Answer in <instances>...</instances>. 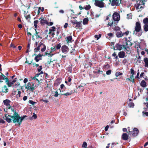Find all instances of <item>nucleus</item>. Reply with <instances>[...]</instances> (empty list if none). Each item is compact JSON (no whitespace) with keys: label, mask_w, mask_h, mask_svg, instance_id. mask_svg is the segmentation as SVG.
Wrapping results in <instances>:
<instances>
[{"label":"nucleus","mask_w":148,"mask_h":148,"mask_svg":"<svg viewBox=\"0 0 148 148\" xmlns=\"http://www.w3.org/2000/svg\"><path fill=\"white\" fill-rule=\"evenodd\" d=\"M8 108L9 110L10 114H13V115L10 116L8 114H5V119L6 121L8 123L12 121L14 123H17V124L20 125L21 124L23 119L26 117L27 116L25 115L21 117L18 113L16 112L14 108L10 107V108Z\"/></svg>","instance_id":"1"},{"label":"nucleus","mask_w":148,"mask_h":148,"mask_svg":"<svg viewBox=\"0 0 148 148\" xmlns=\"http://www.w3.org/2000/svg\"><path fill=\"white\" fill-rule=\"evenodd\" d=\"M142 34L141 24L139 22H137L136 23L133 34L136 36H140L142 35Z\"/></svg>","instance_id":"2"},{"label":"nucleus","mask_w":148,"mask_h":148,"mask_svg":"<svg viewBox=\"0 0 148 148\" xmlns=\"http://www.w3.org/2000/svg\"><path fill=\"white\" fill-rule=\"evenodd\" d=\"M112 17L114 21L112 20L111 22H109L108 23V25L109 26L115 25L120 20V16L117 12L114 13L113 14Z\"/></svg>","instance_id":"3"},{"label":"nucleus","mask_w":148,"mask_h":148,"mask_svg":"<svg viewBox=\"0 0 148 148\" xmlns=\"http://www.w3.org/2000/svg\"><path fill=\"white\" fill-rule=\"evenodd\" d=\"M132 45L131 42L129 41H128L125 42L123 46L119 44H116V46L114 47V49L115 50H121L123 49V47L124 49H125L126 50L127 48L129 47L130 46H131Z\"/></svg>","instance_id":"4"},{"label":"nucleus","mask_w":148,"mask_h":148,"mask_svg":"<svg viewBox=\"0 0 148 148\" xmlns=\"http://www.w3.org/2000/svg\"><path fill=\"white\" fill-rule=\"evenodd\" d=\"M104 0H95V5L99 8H103L106 7L105 4L103 2ZM111 0H109L110 1Z\"/></svg>","instance_id":"5"},{"label":"nucleus","mask_w":148,"mask_h":148,"mask_svg":"<svg viewBox=\"0 0 148 148\" xmlns=\"http://www.w3.org/2000/svg\"><path fill=\"white\" fill-rule=\"evenodd\" d=\"M35 86L33 82H28L25 87V89L31 92H33L35 89Z\"/></svg>","instance_id":"6"},{"label":"nucleus","mask_w":148,"mask_h":148,"mask_svg":"<svg viewBox=\"0 0 148 148\" xmlns=\"http://www.w3.org/2000/svg\"><path fill=\"white\" fill-rule=\"evenodd\" d=\"M40 47L41 48V52H44L46 50V46L42 43H41L36 48H35L34 49V51L35 53L38 52V51H39Z\"/></svg>","instance_id":"7"},{"label":"nucleus","mask_w":148,"mask_h":148,"mask_svg":"<svg viewBox=\"0 0 148 148\" xmlns=\"http://www.w3.org/2000/svg\"><path fill=\"white\" fill-rule=\"evenodd\" d=\"M110 1V4L111 3V5H118L121 3V0H112V1Z\"/></svg>","instance_id":"8"},{"label":"nucleus","mask_w":148,"mask_h":148,"mask_svg":"<svg viewBox=\"0 0 148 148\" xmlns=\"http://www.w3.org/2000/svg\"><path fill=\"white\" fill-rule=\"evenodd\" d=\"M61 50L63 53L66 54L69 51V49L67 46L64 45L62 47Z\"/></svg>","instance_id":"9"},{"label":"nucleus","mask_w":148,"mask_h":148,"mask_svg":"<svg viewBox=\"0 0 148 148\" xmlns=\"http://www.w3.org/2000/svg\"><path fill=\"white\" fill-rule=\"evenodd\" d=\"M4 104L5 105L7 108H10V104L11 101L8 99H6L3 101Z\"/></svg>","instance_id":"10"},{"label":"nucleus","mask_w":148,"mask_h":148,"mask_svg":"<svg viewBox=\"0 0 148 148\" xmlns=\"http://www.w3.org/2000/svg\"><path fill=\"white\" fill-rule=\"evenodd\" d=\"M71 22L73 24V25H76L75 26L76 27L79 28L81 27V22H78L77 21H72Z\"/></svg>","instance_id":"11"},{"label":"nucleus","mask_w":148,"mask_h":148,"mask_svg":"<svg viewBox=\"0 0 148 148\" xmlns=\"http://www.w3.org/2000/svg\"><path fill=\"white\" fill-rule=\"evenodd\" d=\"M139 131L136 128H134L133 131L131 132V133L134 136H136L138 135Z\"/></svg>","instance_id":"12"},{"label":"nucleus","mask_w":148,"mask_h":148,"mask_svg":"<svg viewBox=\"0 0 148 148\" xmlns=\"http://www.w3.org/2000/svg\"><path fill=\"white\" fill-rule=\"evenodd\" d=\"M40 19H41L40 23L41 24L43 25H44L45 24H49V22H48L47 20L44 19V18H41Z\"/></svg>","instance_id":"13"},{"label":"nucleus","mask_w":148,"mask_h":148,"mask_svg":"<svg viewBox=\"0 0 148 148\" xmlns=\"http://www.w3.org/2000/svg\"><path fill=\"white\" fill-rule=\"evenodd\" d=\"M118 56L120 58H123L125 57V53L123 51H120L118 53Z\"/></svg>","instance_id":"14"},{"label":"nucleus","mask_w":148,"mask_h":148,"mask_svg":"<svg viewBox=\"0 0 148 148\" xmlns=\"http://www.w3.org/2000/svg\"><path fill=\"white\" fill-rule=\"evenodd\" d=\"M43 72L42 71H41L40 73H39L36 74L35 76L34 77H31V79L32 80H35L36 79V77H38V76L40 75L41 74H43Z\"/></svg>","instance_id":"15"},{"label":"nucleus","mask_w":148,"mask_h":148,"mask_svg":"<svg viewBox=\"0 0 148 148\" xmlns=\"http://www.w3.org/2000/svg\"><path fill=\"white\" fill-rule=\"evenodd\" d=\"M128 136L127 134L125 133H123L122 135V138L124 140H127L128 139Z\"/></svg>","instance_id":"16"},{"label":"nucleus","mask_w":148,"mask_h":148,"mask_svg":"<svg viewBox=\"0 0 148 148\" xmlns=\"http://www.w3.org/2000/svg\"><path fill=\"white\" fill-rule=\"evenodd\" d=\"M66 41H67V43L71 42H72V36H69L66 37Z\"/></svg>","instance_id":"17"},{"label":"nucleus","mask_w":148,"mask_h":148,"mask_svg":"<svg viewBox=\"0 0 148 148\" xmlns=\"http://www.w3.org/2000/svg\"><path fill=\"white\" fill-rule=\"evenodd\" d=\"M144 61L145 62V67H148V58H144Z\"/></svg>","instance_id":"18"},{"label":"nucleus","mask_w":148,"mask_h":148,"mask_svg":"<svg viewBox=\"0 0 148 148\" xmlns=\"http://www.w3.org/2000/svg\"><path fill=\"white\" fill-rule=\"evenodd\" d=\"M8 89L6 86H4L2 88V92H8Z\"/></svg>","instance_id":"19"},{"label":"nucleus","mask_w":148,"mask_h":148,"mask_svg":"<svg viewBox=\"0 0 148 148\" xmlns=\"http://www.w3.org/2000/svg\"><path fill=\"white\" fill-rule=\"evenodd\" d=\"M116 36L118 37H121L123 36V34L121 31L117 32L116 33Z\"/></svg>","instance_id":"20"},{"label":"nucleus","mask_w":148,"mask_h":148,"mask_svg":"<svg viewBox=\"0 0 148 148\" xmlns=\"http://www.w3.org/2000/svg\"><path fill=\"white\" fill-rule=\"evenodd\" d=\"M6 78V77L3 74H1V75H0V82H1L2 80H4Z\"/></svg>","instance_id":"21"},{"label":"nucleus","mask_w":148,"mask_h":148,"mask_svg":"<svg viewBox=\"0 0 148 148\" xmlns=\"http://www.w3.org/2000/svg\"><path fill=\"white\" fill-rule=\"evenodd\" d=\"M88 18H84L83 21V24L85 25L87 24L88 23Z\"/></svg>","instance_id":"22"},{"label":"nucleus","mask_w":148,"mask_h":148,"mask_svg":"<svg viewBox=\"0 0 148 148\" xmlns=\"http://www.w3.org/2000/svg\"><path fill=\"white\" fill-rule=\"evenodd\" d=\"M140 86L143 87H145L146 86V83L145 82L144 80H142L140 83Z\"/></svg>","instance_id":"23"},{"label":"nucleus","mask_w":148,"mask_h":148,"mask_svg":"<svg viewBox=\"0 0 148 148\" xmlns=\"http://www.w3.org/2000/svg\"><path fill=\"white\" fill-rule=\"evenodd\" d=\"M56 30V28L54 27L53 26L51 28L49 29V31L50 33H51L52 32H54Z\"/></svg>","instance_id":"24"},{"label":"nucleus","mask_w":148,"mask_h":148,"mask_svg":"<svg viewBox=\"0 0 148 148\" xmlns=\"http://www.w3.org/2000/svg\"><path fill=\"white\" fill-rule=\"evenodd\" d=\"M143 28L145 32L148 31V25L147 24H145L143 26Z\"/></svg>","instance_id":"25"},{"label":"nucleus","mask_w":148,"mask_h":148,"mask_svg":"<svg viewBox=\"0 0 148 148\" xmlns=\"http://www.w3.org/2000/svg\"><path fill=\"white\" fill-rule=\"evenodd\" d=\"M38 22V20H35L34 21V25L36 29L37 28V24Z\"/></svg>","instance_id":"26"},{"label":"nucleus","mask_w":148,"mask_h":148,"mask_svg":"<svg viewBox=\"0 0 148 148\" xmlns=\"http://www.w3.org/2000/svg\"><path fill=\"white\" fill-rule=\"evenodd\" d=\"M114 29L116 32H117L120 31V28L118 26H115Z\"/></svg>","instance_id":"27"},{"label":"nucleus","mask_w":148,"mask_h":148,"mask_svg":"<svg viewBox=\"0 0 148 148\" xmlns=\"http://www.w3.org/2000/svg\"><path fill=\"white\" fill-rule=\"evenodd\" d=\"M91 8V6L90 5H88L84 6V8L86 10H87L90 9Z\"/></svg>","instance_id":"28"},{"label":"nucleus","mask_w":148,"mask_h":148,"mask_svg":"<svg viewBox=\"0 0 148 148\" xmlns=\"http://www.w3.org/2000/svg\"><path fill=\"white\" fill-rule=\"evenodd\" d=\"M130 79H131V82H132L133 83H134V75H131L130 76Z\"/></svg>","instance_id":"29"},{"label":"nucleus","mask_w":148,"mask_h":148,"mask_svg":"<svg viewBox=\"0 0 148 148\" xmlns=\"http://www.w3.org/2000/svg\"><path fill=\"white\" fill-rule=\"evenodd\" d=\"M143 23L145 24H147V23H148V18L144 19L143 20Z\"/></svg>","instance_id":"30"},{"label":"nucleus","mask_w":148,"mask_h":148,"mask_svg":"<svg viewBox=\"0 0 148 148\" xmlns=\"http://www.w3.org/2000/svg\"><path fill=\"white\" fill-rule=\"evenodd\" d=\"M14 83L12 81H10L7 83V84L9 86H11L14 84Z\"/></svg>","instance_id":"31"},{"label":"nucleus","mask_w":148,"mask_h":148,"mask_svg":"<svg viewBox=\"0 0 148 148\" xmlns=\"http://www.w3.org/2000/svg\"><path fill=\"white\" fill-rule=\"evenodd\" d=\"M143 116H148V112H145L143 111L142 112Z\"/></svg>","instance_id":"32"},{"label":"nucleus","mask_w":148,"mask_h":148,"mask_svg":"<svg viewBox=\"0 0 148 148\" xmlns=\"http://www.w3.org/2000/svg\"><path fill=\"white\" fill-rule=\"evenodd\" d=\"M101 35L99 34L98 35H95V37L97 38V40H98L101 37Z\"/></svg>","instance_id":"33"},{"label":"nucleus","mask_w":148,"mask_h":148,"mask_svg":"<svg viewBox=\"0 0 148 148\" xmlns=\"http://www.w3.org/2000/svg\"><path fill=\"white\" fill-rule=\"evenodd\" d=\"M21 94V92L20 91H18V93L16 95V97L17 98H18L20 97Z\"/></svg>","instance_id":"34"},{"label":"nucleus","mask_w":148,"mask_h":148,"mask_svg":"<svg viewBox=\"0 0 148 148\" xmlns=\"http://www.w3.org/2000/svg\"><path fill=\"white\" fill-rule=\"evenodd\" d=\"M61 44L60 43L57 45H56L55 47H56V49H59L60 47H61Z\"/></svg>","instance_id":"35"},{"label":"nucleus","mask_w":148,"mask_h":148,"mask_svg":"<svg viewBox=\"0 0 148 148\" xmlns=\"http://www.w3.org/2000/svg\"><path fill=\"white\" fill-rule=\"evenodd\" d=\"M132 17V14H127V18L128 19H131Z\"/></svg>","instance_id":"36"},{"label":"nucleus","mask_w":148,"mask_h":148,"mask_svg":"<svg viewBox=\"0 0 148 148\" xmlns=\"http://www.w3.org/2000/svg\"><path fill=\"white\" fill-rule=\"evenodd\" d=\"M128 106L129 107H133L134 106V104L132 102H130L129 103Z\"/></svg>","instance_id":"37"},{"label":"nucleus","mask_w":148,"mask_h":148,"mask_svg":"<svg viewBox=\"0 0 148 148\" xmlns=\"http://www.w3.org/2000/svg\"><path fill=\"white\" fill-rule=\"evenodd\" d=\"M122 73L120 72H118L115 73V76L116 77H118V76H119L120 75H122Z\"/></svg>","instance_id":"38"},{"label":"nucleus","mask_w":148,"mask_h":148,"mask_svg":"<svg viewBox=\"0 0 148 148\" xmlns=\"http://www.w3.org/2000/svg\"><path fill=\"white\" fill-rule=\"evenodd\" d=\"M87 145L86 143L85 142H84L82 145V147L84 148H87L86 147H87Z\"/></svg>","instance_id":"39"},{"label":"nucleus","mask_w":148,"mask_h":148,"mask_svg":"<svg viewBox=\"0 0 148 148\" xmlns=\"http://www.w3.org/2000/svg\"><path fill=\"white\" fill-rule=\"evenodd\" d=\"M135 71L132 68L130 69L131 75H134L135 73Z\"/></svg>","instance_id":"40"},{"label":"nucleus","mask_w":148,"mask_h":148,"mask_svg":"<svg viewBox=\"0 0 148 148\" xmlns=\"http://www.w3.org/2000/svg\"><path fill=\"white\" fill-rule=\"evenodd\" d=\"M110 66L108 64H107L106 65H105L104 67L106 69H108L109 68H110Z\"/></svg>","instance_id":"41"},{"label":"nucleus","mask_w":148,"mask_h":148,"mask_svg":"<svg viewBox=\"0 0 148 148\" xmlns=\"http://www.w3.org/2000/svg\"><path fill=\"white\" fill-rule=\"evenodd\" d=\"M20 84L19 82H17L16 84L14 86V88H16L18 86H20Z\"/></svg>","instance_id":"42"},{"label":"nucleus","mask_w":148,"mask_h":148,"mask_svg":"<svg viewBox=\"0 0 148 148\" xmlns=\"http://www.w3.org/2000/svg\"><path fill=\"white\" fill-rule=\"evenodd\" d=\"M111 70H109L107 71L106 72V74L107 75H109L111 74Z\"/></svg>","instance_id":"43"},{"label":"nucleus","mask_w":148,"mask_h":148,"mask_svg":"<svg viewBox=\"0 0 148 148\" xmlns=\"http://www.w3.org/2000/svg\"><path fill=\"white\" fill-rule=\"evenodd\" d=\"M29 103L32 104V105H34V104L36 103L35 102H34L32 100H29Z\"/></svg>","instance_id":"44"},{"label":"nucleus","mask_w":148,"mask_h":148,"mask_svg":"<svg viewBox=\"0 0 148 148\" xmlns=\"http://www.w3.org/2000/svg\"><path fill=\"white\" fill-rule=\"evenodd\" d=\"M107 35L109 36L110 37H112L113 36V34L112 33H108L107 34Z\"/></svg>","instance_id":"45"},{"label":"nucleus","mask_w":148,"mask_h":148,"mask_svg":"<svg viewBox=\"0 0 148 148\" xmlns=\"http://www.w3.org/2000/svg\"><path fill=\"white\" fill-rule=\"evenodd\" d=\"M40 101H43L45 103H47L49 102V101L48 100H44L42 99H40Z\"/></svg>","instance_id":"46"},{"label":"nucleus","mask_w":148,"mask_h":148,"mask_svg":"<svg viewBox=\"0 0 148 148\" xmlns=\"http://www.w3.org/2000/svg\"><path fill=\"white\" fill-rule=\"evenodd\" d=\"M49 34H50L51 36L53 37H54V36L55 34V33L54 32H52L51 33H50V32H49Z\"/></svg>","instance_id":"47"},{"label":"nucleus","mask_w":148,"mask_h":148,"mask_svg":"<svg viewBox=\"0 0 148 148\" xmlns=\"http://www.w3.org/2000/svg\"><path fill=\"white\" fill-rule=\"evenodd\" d=\"M64 87V85L63 84H62L60 85L61 89H60V91H61V90L63 89Z\"/></svg>","instance_id":"48"},{"label":"nucleus","mask_w":148,"mask_h":148,"mask_svg":"<svg viewBox=\"0 0 148 148\" xmlns=\"http://www.w3.org/2000/svg\"><path fill=\"white\" fill-rule=\"evenodd\" d=\"M42 69V66H39V67L38 69V72H40Z\"/></svg>","instance_id":"49"},{"label":"nucleus","mask_w":148,"mask_h":148,"mask_svg":"<svg viewBox=\"0 0 148 148\" xmlns=\"http://www.w3.org/2000/svg\"><path fill=\"white\" fill-rule=\"evenodd\" d=\"M35 31H36L35 36H36L37 38L40 37L38 35V33L37 32L36 29H35Z\"/></svg>","instance_id":"50"},{"label":"nucleus","mask_w":148,"mask_h":148,"mask_svg":"<svg viewBox=\"0 0 148 148\" xmlns=\"http://www.w3.org/2000/svg\"><path fill=\"white\" fill-rule=\"evenodd\" d=\"M5 122V121L3 119H0V124L1 123L3 124Z\"/></svg>","instance_id":"51"},{"label":"nucleus","mask_w":148,"mask_h":148,"mask_svg":"<svg viewBox=\"0 0 148 148\" xmlns=\"http://www.w3.org/2000/svg\"><path fill=\"white\" fill-rule=\"evenodd\" d=\"M35 60L37 62H38L39 61V59H38V56H36L35 58Z\"/></svg>","instance_id":"52"},{"label":"nucleus","mask_w":148,"mask_h":148,"mask_svg":"<svg viewBox=\"0 0 148 148\" xmlns=\"http://www.w3.org/2000/svg\"><path fill=\"white\" fill-rule=\"evenodd\" d=\"M56 49V47H54L53 48H52L51 49V52L55 51Z\"/></svg>","instance_id":"53"},{"label":"nucleus","mask_w":148,"mask_h":148,"mask_svg":"<svg viewBox=\"0 0 148 148\" xmlns=\"http://www.w3.org/2000/svg\"><path fill=\"white\" fill-rule=\"evenodd\" d=\"M71 93H69V92H67V93H65L64 94H62V95H66V96H68L69 95H71Z\"/></svg>","instance_id":"54"},{"label":"nucleus","mask_w":148,"mask_h":148,"mask_svg":"<svg viewBox=\"0 0 148 148\" xmlns=\"http://www.w3.org/2000/svg\"><path fill=\"white\" fill-rule=\"evenodd\" d=\"M55 93L54 96L55 97H57L58 95V92L57 91L55 92Z\"/></svg>","instance_id":"55"},{"label":"nucleus","mask_w":148,"mask_h":148,"mask_svg":"<svg viewBox=\"0 0 148 148\" xmlns=\"http://www.w3.org/2000/svg\"><path fill=\"white\" fill-rule=\"evenodd\" d=\"M109 127V126L108 125H107L106 126L105 128V131H107L108 130V129Z\"/></svg>","instance_id":"56"},{"label":"nucleus","mask_w":148,"mask_h":148,"mask_svg":"<svg viewBox=\"0 0 148 148\" xmlns=\"http://www.w3.org/2000/svg\"><path fill=\"white\" fill-rule=\"evenodd\" d=\"M129 33V31L126 32L125 33H123V35H125L126 36H127L128 34Z\"/></svg>","instance_id":"57"},{"label":"nucleus","mask_w":148,"mask_h":148,"mask_svg":"<svg viewBox=\"0 0 148 148\" xmlns=\"http://www.w3.org/2000/svg\"><path fill=\"white\" fill-rule=\"evenodd\" d=\"M27 99V96H24L23 98V99L24 101H26Z\"/></svg>","instance_id":"58"},{"label":"nucleus","mask_w":148,"mask_h":148,"mask_svg":"<svg viewBox=\"0 0 148 148\" xmlns=\"http://www.w3.org/2000/svg\"><path fill=\"white\" fill-rule=\"evenodd\" d=\"M34 115H33L32 117L34 118V119H36L37 118V116L36 114H35L34 113L33 114Z\"/></svg>","instance_id":"59"},{"label":"nucleus","mask_w":148,"mask_h":148,"mask_svg":"<svg viewBox=\"0 0 148 148\" xmlns=\"http://www.w3.org/2000/svg\"><path fill=\"white\" fill-rule=\"evenodd\" d=\"M139 60V62L140 63V61L141 60V57L140 56H139L137 58Z\"/></svg>","instance_id":"60"},{"label":"nucleus","mask_w":148,"mask_h":148,"mask_svg":"<svg viewBox=\"0 0 148 148\" xmlns=\"http://www.w3.org/2000/svg\"><path fill=\"white\" fill-rule=\"evenodd\" d=\"M68 25V24L67 23H66L64 25V28H66L67 27Z\"/></svg>","instance_id":"61"},{"label":"nucleus","mask_w":148,"mask_h":148,"mask_svg":"<svg viewBox=\"0 0 148 148\" xmlns=\"http://www.w3.org/2000/svg\"><path fill=\"white\" fill-rule=\"evenodd\" d=\"M110 16H111V14H109L108 16H107L106 17V20H108L109 17H110Z\"/></svg>","instance_id":"62"},{"label":"nucleus","mask_w":148,"mask_h":148,"mask_svg":"<svg viewBox=\"0 0 148 148\" xmlns=\"http://www.w3.org/2000/svg\"><path fill=\"white\" fill-rule=\"evenodd\" d=\"M59 12L60 13L63 14L64 13V11L63 10H60L59 11Z\"/></svg>","instance_id":"63"},{"label":"nucleus","mask_w":148,"mask_h":148,"mask_svg":"<svg viewBox=\"0 0 148 148\" xmlns=\"http://www.w3.org/2000/svg\"><path fill=\"white\" fill-rule=\"evenodd\" d=\"M27 81H28V80H27V79L25 78L24 79L23 82L24 83H26L27 82Z\"/></svg>","instance_id":"64"}]
</instances>
